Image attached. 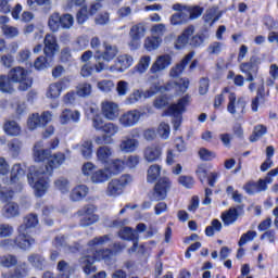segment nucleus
I'll use <instances>...</instances> for the list:
<instances>
[{
  "label": "nucleus",
  "mask_w": 278,
  "mask_h": 278,
  "mask_svg": "<svg viewBox=\"0 0 278 278\" xmlns=\"http://www.w3.org/2000/svg\"><path fill=\"white\" fill-rule=\"evenodd\" d=\"M66 161V155L64 153H56L49 156L48 163L45 168L37 169L35 173L30 172L27 175L28 184L35 190L36 197H45L47 190H49V177L54 168H60L61 165Z\"/></svg>",
  "instance_id": "obj_1"
},
{
  "label": "nucleus",
  "mask_w": 278,
  "mask_h": 278,
  "mask_svg": "<svg viewBox=\"0 0 278 278\" xmlns=\"http://www.w3.org/2000/svg\"><path fill=\"white\" fill-rule=\"evenodd\" d=\"M114 251L112 249H100L92 251L91 254H86L79 260V264L85 273V275H92L97 270L94 262H104L108 266L114 264Z\"/></svg>",
  "instance_id": "obj_2"
},
{
  "label": "nucleus",
  "mask_w": 278,
  "mask_h": 278,
  "mask_svg": "<svg viewBox=\"0 0 278 278\" xmlns=\"http://www.w3.org/2000/svg\"><path fill=\"white\" fill-rule=\"evenodd\" d=\"M190 103V96H185L178 100V103L172 104L163 116H173V125L175 131L181 127V115L186 112V106Z\"/></svg>",
  "instance_id": "obj_3"
},
{
  "label": "nucleus",
  "mask_w": 278,
  "mask_h": 278,
  "mask_svg": "<svg viewBox=\"0 0 278 278\" xmlns=\"http://www.w3.org/2000/svg\"><path fill=\"white\" fill-rule=\"evenodd\" d=\"M134 181V177L129 174H124L119 178L112 179L106 187L105 194L106 197H121L125 192V188Z\"/></svg>",
  "instance_id": "obj_4"
},
{
  "label": "nucleus",
  "mask_w": 278,
  "mask_h": 278,
  "mask_svg": "<svg viewBox=\"0 0 278 278\" xmlns=\"http://www.w3.org/2000/svg\"><path fill=\"white\" fill-rule=\"evenodd\" d=\"M17 231L18 236L15 239H4L0 242V247H2V249H14L17 247V249H22L23 251H28V249H31V245L35 244L36 240L24 237V227L18 228Z\"/></svg>",
  "instance_id": "obj_5"
},
{
  "label": "nucleus",
  "mask_w": 278,
  "mask_h": 278,
  "mask_svg": "<svg viewBox=\"0 0 278 278\" xmlns=\"http://www.w3.org/2000/svg\"><path fill=\"white\" fill-rule=\"evenodd\" d=\"M172 182L168 177L160 178L152 192L149 193V199L152 202L164 201L168 197V190H170Z\"/></svg>",
  "instance_id": "obj_6"
},
{
  "label": "nucleus",
  "mask_w": 278,
  "mask_h": 278,
  "mask_svg": "<svg viewBox=\"0 0 278 278\" xmlns=\"http://www.w3.org/2000/svg\"><path fill=\"white\" fill-rule=\"evenodd\" d=\"M162 90V87L160 86L159 81H155L151 87L146 91L140 90H134L132 93L129 94V97L125 100L126 105H134L135 103H138L140 99H151V97H155L157 92Z\"/></svg>",
  "instance_id": "obj_7"
},
{
  "label": "nucleus",
  "mask_w": 278,
  "mask_h": 278,
  "mask_svg": "<svg viewBox=\"0 0 278 278\" xmlns=\"http://www.w3.org/2000/svg\"><path fill=\"white\" fill-rule=\"evenodd\" d=\"M144 34H147V27H144L142 23L131 26L129 30L130 41L128 42V47L131 51H136V49L140 48V41L142 40Z\"/></svg>",
  "instance_id": "obj_8"
},
{
  "label": "nucleus",
  "mask_w": 278,
  "mask_h": 278,
  "mask_svg": "<svg viewBox=\"0 0 278 278\" xmlns=\"http://www.w3.org/2000/svg\"><path fill=\"white\" fill-rule=\"evenodd\" d=\"M77 215L81 217L79 220L80 227H90V225L99 222V216L94 215V205L92 204L84 206L77 212Z\"/></svg>",
  "instance_id": "obj_9"
},
{
  "label": "nucleus",
  "mask_w": 278,
  "mask_h": 278,
  "mask_svg": "<svg viewBox=\"0 0 278 278\" xmlns=\"http://www.w3.org/2000/svg\"><path fill=\"white\" fill-rule=\"evenodd\" d=\"M131 66H134V56L121 54L115 59L114 64L109 67V71L110 73H125Z\"/></svg>",
  "instance_id": "obj_10"
},
{
  "label": "nucleus",
  "mask_w": 278,
  "mask_h": 278,
  "mask_svg": "<svg viewBox=\"0 0 278 278\" xmlns=\"http://www.w3.org/2000/svg\"><path fill=\"white\" fill-rule=\"evenodd\" d=\"M51 118H53V115L49 111H45L41 116L38 113H34L27 121V127L30 129V131H34V129L45 127V125L51 123Z\"/></svg>",
  "instance_id": "obj_11"
},
{
  "label": "nucleus",
  "mask_w": 278,
  "mask_h": 278,
  "mask_svg": "<svg viewBox=\"0 0 278 278\" xmlns=\"http://www.w3.org/2000/svg\"><path fill=\"white\" fill-rule=\"evenodd\" d=\"M228 106L227 110L229 114H244V108H247V100L243 97L236 98V93L230 92L228 97Z\"/></svg>",
  "instance_id": "obj_12"
},
{
  "label": "nucleus",
  "mask_w": 278,
  "mask_h": 278,
  "mask_svg": "<svg viewBox=\"0 0 278 278\" xmlns=\"http://www.w3.org/2000/svg\"><path fill=\"white\" fill-rule=\"evenodd\" d=\"M102 116L106 118V121H116L118 118L119 109L116 102L104 101L101 103Z\"/></svg>",
  "instance_id": "obj_13"
},
{
  "label": "nucleus",
  "mask_w": 278,
  "mask_h": 278,
  "mask_svg": "<svg viewBox=\"0 0 278 278\" xmlns=\"http://www.w3.org/2000/svg\"><path fill=\"white\" fill-rule=\"evenodd\" d=\"M174 10V13L169 17V23L170 25H184L185 23H188V15L186 14V11L184 9V4L181 3H176L172 7Z\"/></svg>",
  "instance_id": "obj_14"
},
{
  "label": "nucleus",
  "mask_w": 278,
  "mask_h": 278,
  "mask_svg": "<svg viewBox=\"0 0 278 278\" xmlns=\"http://www.w3.org/2000/svg\"><path fill=\"white\" fill-rule=\"evenodd\" d=\"M140 111L132 110L121 115L119 125L123 127H134L140 122Z\"/></svg>",
  "instance_id": "obj_15"
},
{
  "label": "nucleus",
  "mask_w": 278,
  "mask_h": 278,
  "mask_svg": "<svg viewBox=\"0 0 278 278\" xmlns=\"http://www.w3.org/2000/svg\"><path fill=\"white\" fill-rule=\"evenodd\" d=\"M173 59L168 54H163L156 58L155 62L150 67V73L152 75H157L162 71H166L170 66Z\"/></svg>",
  "instance_id": "obj_16"
},
{
  "label": "nucleus",
  "mask_w": 278,
  "mask_h": 278,
  "mask_svg": "<svg viewBox=\"0 0 278 278\" xmlns=\"http://www.w3.org/2000/svg\"><path fill=\"white\" fill-rule=\"evenodd\" d=\"M116 55H118V47L104 41L102 43V51L100 53L99 56H97V60H104V62H112V60H114V58H116Z\"/></svg>",
  "instance_id": "obj_17"
},
{
  "label": "nucleus",
  "mask_w": 278,
  "mask_h": 278,
  "mask_svg": "<svg viewBox=\"0 0 278 278\" xmlns=\"http://www.w3.org/2000/svg\"><path fill=\"white\" fill-rule=\"evenodd\" d=\"M45 48L43 53L48 59H51L55 55V51H58V39H55V36L51 34H47L45 37Z\"/></svg>",
  "instance_id": "obj_18"
},
{
  "label": "nucleus",
  "mask_w": 278,
  "mask_h": 278,
  "mask_svg": "<svg viewBox=\"0 0 278 278\" xmlns=\"http://www.w3.org/2000/svg\"><path fill=\"white\" fill-rule=\"evenodd\" d=\"M143 157L146 162H149L150 164L160 162L162 159V148L155 144L147 147L143 151Z\"/></svg>",
  "instance_id": "obj_19"
},
{
  "label": "nucleus",
  "mask_w": 278,
  "mask_h": 278,
  "mask_svg": "<svg viewBox=\"0 0 278 278\" xmlns=\"http://www.w3.org/2000/svg\"><path fill=\"white\" fill-rule=\"evenodd\" d=\"M243 190L247 194H258V192H266L268 186L264 182V179H258L257 181H249L245 184Z\"/></svg>",
  "instance_id": "obj_20"
},
{
  "label": "nucleus",
  "mask_w": 278,
  "mask_h": 278,
  "mask_svg": "<svg viewBox=\"0 0 278 278\" xmlns=\"http://www.w3.org/2000/svg\"><path fill=\"white\" fill-rule=\"evenodd\" d=\"M37 225L38 215L31 213L24 218V223L18 227V229L24 228V231L22 232L23 236L28 240H34V238L29 236V229H34Z\"/></svg>",
  "instance_id": "obj_21"
},
{
  "label": "nucleus",
  "mask_w": 278,
  "mask_h": 278,
  "mask_svg": "<svg viewBox=\"0 0 278 278\" xmlns=\"http://www.w3.org/2000/svg\"><path fill=\"white\" fill-rule=\"evenodd\" d=\"M138 147H140V141L132 137H124L119 143V151L122 153H135Z\"/></svg>",
  "instance_id": "obj_22"
},
{
  "label": "nucleus",
  "mask_w": 278,
  "mask_h": 278,
  "mask_svg": "<svg viewBox=\"0 0 278 278\" xmlns=\"http://www.w3.org/2000/svg\"><path fill=\"white\" fill-rule=\"evenodd\" d=\"M23 177H25V169H23L21 164H15L11 169V178L10 180H7L5 184H10L11 186L17 184L21 190L23 188V185L21 184V179H23Z\"/></svg>",
  "instance_id": "obj_23"
},
{
  "label": "nucleus",
  "mask_w": 278,
  "mask_h": 278,
  "mask_svg": "<svg viewBox=\"0 0 278 278\" xmlns=\"http://www.w3.org/2000/svg\"><path fill=\"white\" fill-rule=\"evenodd\" d=\"M110 240L111 239H110L109 235H104L102 237H96V238L91 239L87 243V248L85 250L84 256L92 254V251H98L94 249L96 247H103V244H108V242H110Z\"/></svg>",
  "instance_id": "obj_24"
},
{
  "label": "nucleus",
  "mask_w": 278,
  "mask_h": 278,
  "mask_svg": "<svg viewBox=\"0 0 278 278\" xmlns=\"http://www.w3.org/2000/svg\"><path fill=\"white\" fill-rule=\"evenodd\" d=\"M194 35V26L187 27L180 36H178L175 48L176 49H184L186 45H190V38Z\"/></svg>",
  "instance_id": "obj_25"
},
{
  "label": "nucleus",
  "mask_w": 278,
  "mask_h": 278,
  "mask_svg": "<svg viewBox=\"0 0 278 278\" xmlns=\"http://www.w3.org/2000/svg\"><path fill=\"white\" fill-rule=\"evenodd\" d=\"M192 58H194V52H189L180 63L170 70V77H179V75H181V73H184L186 70V66L192 62Z\"/></svg>",
  "instance_id": "obj_26"
},
{
  "label": "nucleus",
  "mask_w": 278,
  "mask_h": 278,
  "mask_svg": "<svg viewBox=\"0 0 278 278\" xmlns=\"http://www.w3.org/2000/svg\"><path fill=\"white\" fill-rule=\"evenodd\" d=\"M239 68L245 75V81H255V77L260 73V67H255L248 62L241 63Z\"/></svg>",
  "instance_id": "obj_27"
},
{
  "label": "nucleus",
  "mask_w": 278,
  "mask_h": 278,
  "mask_svg": "<svg viewBox=\"0 0 278 278\" xmlns=\"http://www.w3.org/2000/svg\"><path fill=\"white\" fill-rule=\"evenodd\" d=\"M238 210H242V207L241 206L230 207L227 212H224L222 214V220L224 225L226 226L233 225V223L238 220V216H240V214L238 213Z\"/></svg>",
  "instance_id": "obj_28"
},
{
  "label": "nucleus",
  "mask_w": 278,
  "mask_h": 278,
  "mask_svg": "<svg viewBox=\"0 0 278 278\" xmlns=\"http://www.w3.org/2000/svg\"><path fill=\"white\" fill-rule=\"evenodd\" d=\"M80 116L81 113H79V111L65 109L60 115V123L61 125H66L70 121H73V123H79Z\"/></svg>",
  "instance_id": "obj_29"
},
{
  "label": "nucleus",
  "mask_w": 278,
  "mask_h": 278,
  "mask_svg": "<svg viewBox=\"0 0 278 278\" xmlns=\"http://www.w3.org/2000/svg\"><path fill=\"white\" fill-rule=\"evenodd\" d=\"M27 263H22L13 271L2 273V278H24L27 277Z\"/></svg>",
  "instance_id": "obj_30"
},
{
  "label": "nucleus",
  "mask_w": 278,
  "mask_h": 278,
  "mask_svg": "<svg viewBox=\"0 0 278 278\" xmlns=\"http://www.w3.org/2000/svg\"><path fill=\"white\" fill-rule=\"evenodd\" d=\"M35 162H45L51 157V150L42 149V141H39L34 147Z\"/></svg>",
  "instance_id": "obj_31"
},
{
  "label": "nucleus",
  "mask_w": 278,
  "mask_h": 278,
  "mask_svg": "<svg viewBox=\"0 0 278 278\" xmlns=\"http://www.w3.org/2000/svg\"><path fill=\"white\" fill-rule=\"evenodd\" d=\"M113 154H114V151L112 150V148L108 146L99 147L96 152L98 162H101V164H108V162L112 160Z\"/></svg>",
  "instance_id": "obj_32"
},
{
  "label": "nucleus",
  "mask_w": 278,
  "mask_h": 278,
  "mask_svg": "<svg viewBox=\"0 0 278 278\" xmlns=\"http://www.w3.org/2000/svg\"><path fill=\"white\" fill-rule=\"evenodd\" d=\"M220 16L222 14L218 12V9L213 7L206 10L205 14L203 15V21L206 25L212 27L213 24L220 20Z\"/></svg>",
  "instance_id": "obj_33"
},
{
  "label": "nucleus",
  "mask_w": 278,
  "mask_h": 278,
  "mask_svg": "<svg viewBox=\"0 0 278 278\" xmlns=\"http://www.w3.org/2000/svg\"><path fill=\"white\" fill-rule=\"evenodd\" d=\"M110 177H112V174H110L108 168H105V169L96 170L91 175L90 179H91L92 184H105V181L110 180Z\"/></svg>",
  "instance_id": "obj_34"
},
{
  "label": "nucleus",
  "mask_w": 278,
  "mask_h": 278,
  "mask_svg": "<svg viewBox=\"0 0 278 278\" xmlns=\"http://www.w3.org/2000/svg\"><path fill=\"white\" fill-rule=\"evenodd\" d=\"M28 263L33 266V268H37V270H42L47 264V260L45 256L38 253H33L27 257Z\"/></svg>",
  "instance_id": "obj_35"
},
{
  "label": "nucleus",
  "mask_w": 278,
  "mask_h": 278,
  "mask_svg": "<svg viewBox=\"0 0 278 278\" xmlns=\"http://www.w3.org/2000/svg\"><path fill=\"white\" fill-rule=\"evenodd\" d=\"M88 187L86 185H79L75 187L71 192V199L73 201H81V199L88 197Z\"/></svg>",
  "instance_id": "obj_36"
},
{
  "label": "nucleus",
  "mask_w": 278,
  "mask_h": 278,
  "mask_svg": "<svg viewBox=\"0 0 278 278\" xmlns=\"http://www.w3.org/2000/svg\"><path fill=\"white\" fill-rule=\"evenodd\" d=\"M18 204L14 202L7 203L2 208V216L4 218H14L18 216Z\"/></svg>",
  "instance_id": "obj_37"
},
{
  "label": "nucleus",
  "mask_w": 278,
  "mask_h": 278,
  "mask_svg": "<svg viewBox=\"0 0 278 278\" xmlns=\"http://www.w3.org/2000/svg\"><path fill=\"white\" fill-rule=\"evenodd\" d=\"M118 236L122 240H127L128 242H134L138 240V231L134 230L131 227H124L118 231Z\"/></svg>",
  "instance_id": "obj_38"
},
{
  "label": "nucleus",
  "mask_w": 278,
  "mask_h": 278,
  "mask_svg": "<svg viewBox=\"0 0 278 278\" xmlns=\"http://www.w3.org/2000/svg\"><path fill=\"white\" fill-rule=\"evenodd\" d=\"M10 79H12L15 84L18 81H23L27 77V71L23 67L12 68L9 73Z\"/></svg>",
  "instance_id": "obj_39"
},
{
  "label": "nucleus",
  "mask_w": 278,
  "mask_h": 278,
  "mask_svg": "<svg viewBox=\"0 0 278 278\" xmlns=\"http://www.w3.org/2000/svg\"><path fill=\"white\" fill-rule=\"evenodd\" d=\"M162 173V166L160 165H151L148 168V175H147V181L148 184H155V181H157V178L160 177Z\"/></svg>",
  "instance_id": "obj_40"
},
{
  "label": "nucleus",
  "mask_w": 278,
  "mask_h": 278,
  "mask_svg": "<svg viewBox=\"0 0 278 278\" xmlns=\"http://www.w3.org/2000/svg\"><path fill=\"white\" fill-rule=\"evenodd\" d=\"M185 13L187 15L188 21H194V18H199L201 14H203V8L195 5V7H188L184 5Z\"/></svg>",
  "instance_id": "obj_41"
},
{
  "label": "nucleus",
  "mask_w": 278,
  "mask_h": 278,
  "mask_svg": "<svg viewBox=\"0 0 278 278\" xmlns=\"http://www.w3.org/2000/svg\"><path fill=\"white\" fill-rule=\"evenodd\" d=\"M56 270H59V278H70L73 267L66 261H60Z\"/></svg>",
  "instance_id": "obj_42"
},
{
  "label": "nucleus",
  "mask_w": 278,
  "mask_h": 278,
  "mask_svg": "<svg viewBox=\"0 0 278 278\" xmlns=\"http://www.w3.org/2000/svg\"><path fill=\"white\" fill-rule=\"evenodd\" d=\"M268 134V128L263 125L258 124L254 127L252 136H250V142H257L260 138H263V136H266Z\"/></svg>",
  "instance_id": "obj_43"
},
{
  "label": "nucleus",
  "mask_w": 278,
  "mask_h": 278,
  "mask_svg": "<svg viewBox=\"0 0 278 278\" xmlns=\"http://www.w3.org/2000/svg\"><path fill=\"white\" fill-rule=\"evenodd\" d=\"M151 64V56L143 55L140 58L138 64L135 66V71L139 73V75H142L149 71V66Z\"/></svg>",
  "instance_id": "obj_44"
},
{
  "label": "nucleus",
  "mask_w": 278,
  "mask_h": 278,
  "mask_svg": "<svg viewBox=\"0 0 278 278\" xmlns=\"http://www.w3.org/2000/svg\"><path fill=\"white\" fill-rule=\"evenodd\" d=\"M3 130L8 136H18L21 134V126L14 121H9L3 125Z\"/></svg>",
  "instance_id": "obj_45"
},
{
  "label": "nucleus",
  "mask_w": 278,
  "mask_h": 278,
  "mask_svg": "<svg viewBox=\"0 0 278 278\" xmlns=\"http://www.w3.org/2000/svg\"><path fill=\"white\" fill-rule=\"evenodd\" d=\"M60 25H62L60 13H52L48 20L49 29L53 33L59 31Z\"/></svg>",
  "instance_id": "obj_46"
},
{
  "label": "nucleus",
  "mask_w": 278,
  "mask_h": 278,
  "mask_svg": "<svg viewBox=\"0 0 278 278\" xmlns=\"http://www.w3.org/2000/svg\"><path fill=\"white\" fill-rule=\"evenodd\" d=\"M125 168V161L121 159H115L112 161L110 167L106 169L109 170V175H118Z\"/></svg>",
  "instance_id": "obj_47"
},
{
  "label": "nucleus",
  "mask_w": 278,
  "mask_h": 278,
  "mask_svg": "<svg viewBox=\"0 0 278 278\" xmlns=\"http://www.w3.org/2000/svg\"><path fill=\"white\" fill-rule=\"evenodd\" d=\"M161 43L162 38L155 36L148 37L144 40V49H147V51H155V49H157Z\"/></svg>",
  "instance_id": "obj_48"
},
{
  "label": "nucleus",
  "mask_w": 278,
  "mask_h": 278,
  "mask_svg": "<svg viewBox=\"0 0 278 278\" xmlns=\"http://www.w3.org/2000/svg\"><path fill=\"white\" fill-rule=\"evenodd\" d=\"M62 93V83H53L49 86L47 91L48 99H58Z\"/></svg>",
  "instance_id": "obj_49"
},
{
  "label": "nucleus",
  "mask_w": 278,
  "mask_h": 278,
  "mask_svg": "<svg viewBox=\"0 0 278 278\" xmlns=\"http://www.w3.org/2000/svg\"><path fill=\"white\" fill-rule=\"evenodd\" d=\"M0 264L4 268H12V266H16V264H18V258L12 254H7L0 256Z\"/></svg>",
  "instance_id": "obj_50"
},
{
  "label": "nucleus",
  "mask_w": 278,
  "mask_h": 278,
  "mask_svg": "<svg viewBox=\"0 0 278 278\" xmlns=\"http://www.w3.org/2000/svg\"><path fill=\"white\" fill-rule=\"evenodd\" d=\"M207 40V35L205 33H200L194 36H191L189 39V45L191 47H203V43Z\"/></svg>",
  "instance_id": "obj_51"
},
{
  "label": "nucleus",
  "mask_w": 278,
  "mask_h": 278,
  "mask_svg": "<svg viewBox=\"0 0 278 278\" xmlns=\"http://www.w3.org/2000/svg\"><path fill=\"white\" fill-rule=\"evenodd\" d=\"M102 131L104 134V136H108V138H114V136H116V134H118V125L109 122L106 124H104Z\"/></svg>",
  "instance_id": "obj_52"
},
{
  "label": "nucleus",
  "mask_w": 278,
  "mask_h": 278,
  "mask_svg": "<svg viewBox=\"0 0 278 278\" xmlns=\"http://www.w3.org/2000/svg\"><path fill=\"white\" fill-rule=\"evenodd\" d=\"M92 92V85L88 83H80L76 87V94L78 97H90V93Z\"/></svg>",
  "instance_id": "obj_53"
},
{
  "label": "nucleus",
  "mask_w": 278,
  "mask_h": 278,
  "mask_svg": "<svg viewBox=\"0 0 278 278\" xmlns=\"http://www.w3.org/2000/svg\"><path fill=\"white\" fill-rule=\"evenodd\" d=\"M224 49H225V43L215 41L207 47L206 51L208 55H219V53H223Z\"/></svg>",
  "instance_id": "obj_54"
},
{
  "label": "nucleus",
  "mask_w": 278,
  "mask_h": 278,
  "mask_svg": "<svg viewBox=\"0 0 278 278\" xmlns=\"http://www.w3.org/2000/svg\"><path fill=\"white\" fill-rule=\"evenodd\" d=\"M257 238V231L255 230H249L245 233H243L238 242L239 247H244L247 242H253Z\"/></svg>",
  "instance_id": "obj_55"
},
{
  "label": "nucleus",
  "mask_w": 278,
  "mask_h": 278,
  "mask_svg": "<svg viewBox=\"0 0 278 278\" xmlns=\"http://www.w3.org/2000/svg\"><path fill=\"white\" fill-rule=\"evenodd\" d=\"M92 142L90 140L84 141L83 144L80 146V152L83 157L86 160H90L92 157Z\"/></svg>",
  "instance_id": "obj_56"
},
{
  "label": "nucleus",
  "mask_w": 278,
  "mask_h": 278,
  "mask_svg": "<svg viewBox=\"0 0 278 278\" xmlns=\"http://www.w3.org/2000/svg\"><path fill=\"white\" fill-rule=\"evenodd\" d=\"M0 90L2 92H14L10 78L5 75L0 76Z\"/></svg>",
  "instance_id": "obj_57"
},
{
  "label": "nucleus",
  "mask_w": 278,
  "mask_h": 278,
  "mask_svg": "<svg viewBox=\"0 0 278 278\" xmlns=\"http://www.w3.org/2000/svg\"><path fill=\"white\" fill-rule=\"evenodd\" d=\"M54 186L58 190H60V192H62L63 194L68 192V190H71V185H68V179L66 178H59L54 181Z\"/></svg>",
  "instance_id": "obj_58"
},
{
  "label": "nucleus",
  "mask_w": 278,
  "mask_h": 278,
  "mask_svg": "<svg viewBox=\"0 0 278 278\" xmlns=\"http://www.w3.org/2000/svg\"><path fill=\"white\" fill-rule=\"evenodd\" d=\"M75 24V17L73 15L66 13L61 15V27L63 29H71L73 25Z\"/></svg>",
  "instance_id": "obj_59"
},
{
  "label": "nucleus",
  "mask_w": 278,
  "mask_h": 278,
  "mask_svg": "<svg viewBox=\"0 0 278 278\" xmlns=\"http://www.w3.org/2000/svg\"><path fill=\"white\" fill-rule=\"evenodd\" d=\"M157 134L162 140H168L170 137V126L166 123H161L157 129Z\"/></svg>",
  "instance_id": "obj_60"
},
{
  "label": "nucleus",
  "mask_w": 278,
  "mask_h": 278,
  "mask_svg": "<svg viewBox=\"0 0 278 278\" xmlns=\"http://www.w3.org/2000/svg\"><path fill=\"white\" fill-rule=\"evenodd\" d=\"M1 29H2V34L7 38H16V36H18L20 34L18 28L11 25H3Z\"/></svg>",
  "instance_id": "obj_61"
},
{
  "label": "nucleus",
  "mask_w": 278,
  "mask_h": 278,
  "mask_svg": "<svg viewBox=\"0 0 278 278\" xmlns=\"http://www.w3.org/2000/svg\"><path fill=\"white\" fill-rule=\"evenodd\" d=\"M116 92L118 97H125L129 92V83L119 80L116 86Z\"/></svg>",
  "instance_id": "obj_62"
},
{
  "label": "nucleus",
  "mask_w": 278,
  "mask_h": 278,
  "mask_svg": "<svg viewBox=\"0 0 278 278\" xmlns=\"http://www.w3.org/2000/svg\"><path fill=\"white\" fill-rule=\"evenodd\" d=\"M98 88L102 92H112L114 90V81L108 79L101 80L98 83Z\"/></svg>",
  "instance_id": "obj_63"
},
{
  "label": "nucleus",
  "mask_w": 278,
  "mask_h": 278,
  "mask_svg": "<svg viewBox=\"0 0 278 278\" xmlns=\"http://www.w3.org/2000/svg\"><path fill=\"white\" fill-rule=\"evenodd\" d=\"M34 66L36 71H45L46 68H49V59L39 56L36 59Z\"/></svg>",
  "instance_id": "obj_64"
}]
</instances>
